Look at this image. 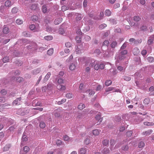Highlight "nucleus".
<instances>
[{
    "label": "nucleus",
    "instance_id": "4be33fe9",
    "mask_svg": "<svg viewBox=\"0 0 154 154\" xmlns=\"http://www.w3.org/2000/svg\"><path fill=\"white\" fill-rule=\"evenodd\" d=\"M143 124L144 125L149 126H153L154 124L153 122H144Z\"/></svg>",
    "mask_w": 154,
    "mask_h": 154
},
{
    "label": "nucleus",
    "instance_id": "a19ab883",
    "mask_svg": "<svg viewBox=\"0 0 154 154\" xmlns=\"http://www.w3.org/2000/svg\"><path fill=\"white\" fill-rule=\"evenodd\" d=\"M85 107V105L84 104H80L78 106V108L80 109H82Z\"/></svg>",
    "mask_w": 154,
    "mask_h": 154
},
{
    "label": "nucleus",
    "instance_id": "6ab92c4d",
    "mask_svg": "<svg viewBox=\"0 0 154 154\" xmlns=\"http://www.w3.org/2000/svg\"><path fill=\"white\" fill-rule=\"evenodd\" d=\"M42 11L44 13H47L48 12V10L47 7L45 5H43L42 7Z\"/></svg>",
    "mask_w": 154,
    "mask_h": 154
},
{
    "label": "nucleus",
    "instance_id": "f03ea898",
    "mask_svg": "<svg viewBox=\"0 0 154 154\" xmlns=\"http://www.w3.org/2000/svg\"><path fill=\"white\" fill-rule=\"evenodd\" d=\"M114 91L113 92H118L120 90L119 89L116 90L113 87H108L105 90V92L104 93L105 94H107L106 93L107 92L110 91Z\"/></svg>",
    "mask_w": 154,
    "mask_h": 154
},
{
    "label": "nucleus",
    "instance_id": "423d86ee",
    "mask_svg": "<svg viewBox=\"0 0 154 154\" xmlns=\"http://www.w3.org/2000/svg\"><path fill=\"white\" fill-rule=\"evenodd\" d=\"M51 75V73L50 72H48L47 73L43 80V82L44 83H45L50 78Z\"/></svg>",
    "mask_w": 154,
    "mask_h": 154
},
{
    "label": "nucleus",
    "instance_id": "de8ad7c7",
    "mask_svg": "<svg viewBox=\"0 0 154 154\" xmlns=\"http://www.w3.org/2000/svg\"><path fill=\"white\" fill-rule=\"evenodd\" d=\"M87 92L89 93V95L90 96H92L95 93V92L94 91L90 90L87 91Z\"/></svg>",
    "mask_w": 154,
    "mask_h": 154
},
{
    "label": "nucleus",
    "instance_id": "69168bd1",
    "mask_svg": "<svg viewBox=\"0 0 154 154\" xmlns=\"http://www.w3.org/2000/svg\"><path fill=\"white\" fill-rule=\"evenodd\" d=\"M15 128L13 126H12L10 127L8 130L10 132H12L13 131Z\"/></svg>",
    "mask_w": 154,
    "mask_h": 154
},
{
    "label": "nucleus",
    "instance_id": "79ce46f5",
    "mask_svg": "<svg viewBox=\"0 0 154 154\" xmlns=\"http://www.w3.org/2000/svg\"><path fill=\"white\" fill-rule=\"evenodd\" d=\"M140 19V18L138 16H135L133 18L134 20L136 22L139 21Z\"/></svg>",
    "mask_w": 154,
    "mask_h": 154
},
{
    "label": "nucleus",
    "instance_id": "e2e57ef3",
    "mask_svg": "<svg viewBox=\"0 0 154 154\" xmlns=\"http://www.w3.org/2000/svg\"><path fill=\"white\" fill-rule=\"evenodd\" d=\"M127 46V44L126 43H124L122 45L121 47L120 50H124L125 49L126 47Z\"/></svg>",
    "mask_w": 154,
    "mask_h": 154
},
{
    "label": "nucleus",
    "instance_id": "dca6fc26",
    "mask_svg": "<svg viewBox=\"0 0 154 154\" xmlns=\"http://www.w3.org/2000/svg\"><path fill=\"white\" fill-rule=\"evenodd\" d=\"M54 84L52 83H49L47 85V89L50 90L52 89L54 86Z\"/></svg>",
    "mask_w": 154,
    "mask_h": 154
},
{
    "label": "nucleus",
    "instance_id": "2eb2a0df",
    "mask_svg": "<svg viewBox=\"0 0 154 154\" xmlns=\"http://www.w3.org/2000/svg\"><path fill=\"white\" fill-rule=\"evenodd\" d=\"M30 5V9L32 10H35L38 8V5L37 4H31Z\"/></svg>",
    "mask_w": 154,
    "mask_h": 154
},
{
    "label": "nucleus",
    "instance_id": "4c0bfd02",
    "mask_svg": "<svg viewBox=\"0 0 154 154\" xmlns=\"http://www.w3.org/2000/svg\"><path fill=\"white\" fill-rule=\"evenodd\" d=\"M39 126L40 127L42 128H44L46 126L45 123L43 122H41L39 125Z\"/></svg>",
    "mask_w": 154,
    "mask_h": 154
},
{
    "label": "nucleus",
    "instance_id": "9b49d317",
    "mask_svg": "<svg viewBox=\"0 0 154 154\" xmlns=\"http://www.w3.org/2000/svg\"><path fill=\"white\" fill-rule=\"evenodd\" d=\"M62 20V18H59L56 19L54 21V23L55 25H58L60 24Z\"/></svg>",
    "mask_w": 154,
    "mask_h": 154
},
{
    "label": "nucleus",
    "instance_id": "a878e982",
    "mask_svg": "<svg viewBox=\"0 0 154 154\" xmlns=\"http://www.w3.org/2000/svg\"><path fill=\"white\" fill-rule=\"evenodd\" d=\"M95 118L97 120L100 121V124L102 121V119L101 118V116L99 115H97Z\"/></svg>",
    "mask_w": 154,
    "mask_h": 154
},
{
    "label": "nucleus",
    "instance_id": "a211bd4d",
    "mask_svg": "<svg viewBox=\"0 0 154 154\" xmlns=\"http://www.w3.org/2000/svg\"><path fill=\"white\" fill-rule=\"evenodd\" d=\"M109 143V140L107 139H105L102 142L104 146H108Z\"/></svg>",
    "mask_w": 154,
    "mask_h": 154
},
{
    "label": "nucleus",
    "instance_id": "39448f33",
    "mask_svg": "<svg viewBox=\"0 0 154 154\" xmlns=\"http://www.w3.org/2000/svg\"><path fill=\"white\" fill-rule=\"evenodd\" d=\"M87 151V149L85 148H82L79 150V154H85Z\"/></svg>",
    "mask_w": 154,
    "mask_h": 154
},
{
    "label": "nucleus",
    "instance_id": "052dcab7",
    "mask_svg": "<svg viewBox=\"0 0 154 154\" xmlns=\"http://www.w3.org/2000/svg\"><path fill=\"white\" fill-rule=\"evenodd\" d=\"M123 79L124 80L126 81H129L131 79V78L128 76H124L123 77Z\"/></svg>",
    "mask_w": 154,
    "mask_h": 154
},
{
    "label": "nucleus",
    "instance_id": "09e8293b",
    "mask_svg": "<svg viewBox=\"0 0 154 154\" xmlns=\"http://www.w3.org/2000/svg\"><path fill=\"white\" fill-rule=\"evenodd\" d=\"M31 19L33 21H36L38 20V17L35 15H33L31 17Z\"/></svg>",
    "mask_w": 154,
    "mask_h": 154
},
{
    "label": "nucleus",
    "instance_id": "8fccbe9b",
    "mask_svg": "<svg viewBox=\"0 0 154 154\" xmlns=\"http://www.w3.org/2000/svg\"><path fill=\"white\" fill-rule=\"evenodd\" d=\"M132 131H127L126 133V135L128 137H130L132 135Z\"/></svg>",
    "mask_w": 154,
    "mask_h": 154
},
{
    "label": "nucleus",
    "instance_id": "58836bf2",
    "mask_svg": "<svg viewBox=\"0 0 154 154\" xmlns=\"http://www.w3.org/2000/svg\"><path fill=\"white\" fill-rule=\"evenodd\" d=\"M125 55H121L120 54H119V55L118 56V58L119 60H123L125 58Z\"/></svg>",
    "mask_w": 154,
    "mask_h": 154
},
{
    "label": "nucleus",
    "instance_id": "864d4df0",
    "mask_svg": "<svg viewBox=\"0 0 154 154\" xmlns=\"http://www.w3.org/2000/svg\"><path fill=\"white\" fill-rule=\"evenodd\" d=\"M66 101V99H62L60 101H59L57 102V103L59 105H60L62 104L63 103H64Z\"/></svg>",
    "mask_w": 154,
    "mask_h": 154
},
{
    "label": "nucleus",
    "instance_id": "603ef678",
    "mask_svg": "<svg viewBox=\"0 0 154 154\" xmlns=\"http://www.w3.org/2000/svg\"><path fill=\"white\" fill-rule=\"evenodd\" d=\"M147 60L149 62L151 63L154 62V58L152 57H149L147 58Z\"/></svg>",
    "mask_w": 154,
    "mask_h": 154
},
{
    "label": "nucleus",
    "instance_id": "6e6d98bb",
    "mask_svg": "<svg viewBox=\"0 0 154 154\" xmlns=\"http://www.w3.org/2000/svg\"><path fill=\"white\" fill-rule=\"evenodd\" d=\"M106 26V24H105L103 23L100 25L99 26V28L100 29H103Z\"/></svg>",
    "mask_w": 154,
    "mask_h": 154
},
{
    "label": "nucleus",
    "instance_id": "f8f14e48",
    "mask_svg": "<svg viewBox=\"0 0 154 154\" xmlns=\"http://www.w3.org/2000/svg\"><path fill=\"white\" fill-rule=\"evenodd\" d=\"M40 71L41 70L40 69L37 68L32 70V73L34 75H36L39 73Z\"/></svg>",
    "mask_w": 154,
    "mask_h": 154
},
{
    "label": "nucleus",
    "instance_id": "37998d69",
    "mask_svg": "<svg viewBox=\"0 0 154 154\" xmlns=\"http://www.w3.org/2000/svg\"><path fill=\"white\" fill-rule=\"evenodd\" d=\"M99 131L97 129L94 130L93 131V133L94 135H97L99 134Z\"/></svg>",
    "mask_w": 154,
    "mask_h": 154
},
{
    "label": "nucleus",
    "instance_id": "6e6552de",
    "mask_svg": "<svg viewBox=\"0 0 154 154\" xmlns=\"http://www.w3.org/2000/svg\"><path fill=\"white\" fill-rule=\"evenodd\" d=\"M28 140V138L26 133L24 132L23 133L22 137V140L23 141H26Z\"/></svg>",
    "mask_w": 154,
    "mask_h": 154
},
{
    "label": "nucleus",
    "instance_id": "20e7f679",
    "mask_svg": "<svg viewBox=\"0 0 154 154\" xmlns=\"http://www.w3.org/2000/svg\"><path fill=\"white\" fill-rule=\"evenodd\" d=\"M10 30L9 28L6 25H4L2 29L3 33L7 34L10 32Z\"/></svg>",
    "mask_w": 154,
    "mask_h": 154
},
{
    "label": "nucleus",
    "instance_id": "1a4fd4ad",
    "mask_svg": "<svg viewBox=\"0 0 154 154\" xmlns=\"http://www.w3.org/2000/svg\"><path fill=\"white\" fill-rule=\"evenodd\" d=\"M14 4L13 2H11L10 0L6 1L5 3V6L6 7H9L11 6Z\"/></svg>",
    "mask_w": 154,
    "mask_h": 154
},
{
    "label": "nucleus",
    "instance_id": "5fc2aeb1",
    "mask_svg": "<svg viewBox=\"0 0 154 154\" xmlns=\"http://www.w3.org/2000/svg\"><path fill=\"white\" fill-rule=\"evenodd\" d=\"M140 29L143 31H146L147 30V27L146 26L143 25L140 27Z\"/></svg>",
    "mask_w": 154,
    "mask_h": 154
},
{
    "label": "nucleus",
    "instance_id": "ea45409f",
    "mask_svg": "<svg viewBox=\"0 0 154 154\" xmlns=\"http://www.w3.org/2000/svg\"><path fill=\"white\" fill-rule=\"evenodd\" d=\"M73 95L72 93H67L66 95V97L68 99H71L73 97Z\"/></svg>",
    "mask_w": 154,
    "mask_h": 154
},
{
    "label": "nucleus",
    "instance_id": "7c9ffc66",
    "mask_svg": "<svg viewBox=\"0 0 154 154\" xmlns=\"http://www.w3.org/2000/svg\"><path fill=\"white\" fill-rule=\"evenodd\" d=\"M75 67L76 66L73 63L71 64L69 66V69L71 70L75 69Z\"/></svg>",
    "mask_w": 154,
    "mask_h": 154
},
{
    "label": "nucleus",
    "instance_id": "0e129e2a",
    "mask_svg": "<svg viewBox=\"0 0 154 154\" xmlns=\"http://www.w3.org/2000/svg\"><path fill=\"white\" fill-rule=\"evenodd\" d=\"M30 29L32 30H34L35 29V27L34 25L31 24L29 26Z\"/></svg>",
    "mask_w": 154,
    "mask_h": 154
},
{
    "label": "nucleus",
    "instance_id": "c9c22d12",
    "mask_svg": "<svg viewBox=\"0 0 154 154\" xmlns=\"http://www.w3.org/2000/svg\"><path fill=\"white\" fill-rule=\"evenodd\" d=\"M150 100L149 99L145 98L143 101V103L145 105H147L149 103Z\"/></svg>",
    "mask_w": 154,
    "mask_h": 154
},
{
    "label": "nucleus",
    "instance_id": "5701e85b",
    "mask_svg": "<svg viewBox=\"0 0 154 154\" xmlns=\"http://www.w3.org/2000/svg\"><path fill=\"white\" fill-rule=\"evenodd\" d=\"M117 43L116 41L113 42L110 44V46L111 48H115L117 46Z\"/></svg>",
    "mask_w": 154,
    "mask_h": 154
},
{
    "label": "nucleus",
    "instance_id": "7ed1b4c3",
    "mask_svg": "<svg viewBox=\"0 0 154 154\" xmlns=\"http://www.w3.org/2000/svg\"><path fill=\"white\" fill-rule=\"evenodd\" d=\"M21 99H22L21 97L17 98L16 100L14 101L13 103V104L15 105H20L21 103Z\"/></svg>",
    "mask_w": 154,
    "mask_h": 154
},
{
    "label": "nucleus",
    "instance_id": "f257e3e1",
    "mask_svg": "<svg viewBox=\"0 0 154 154\" xmlns=\"http://www.w3.org/2000/svg\"><path fill=\"white\" fill-rule=\"evenodd\" d=\"M95 61L91 58H88L86 62V66H89L90 67H93L94 66Z\"/></svg>",
    "mask_w": 154,
    "mask_h": 154
},
{
    "label": "nucleus",
    "instance_id": "bf43d9fd",
    "mask_svg": "<svg viewBox=\"0 0 154 154\" xmlns=\"http://www.w3.org/2000/svg\"><path fill=\"white\" fill-rule=\"evenodd\" d=\"M109 21L113 24H115L116 23V20L114 19H111L109 20Z\"/></svg>",
    "mask_w": 154,
    "mask_h": 154
},
{
    "label": "nucleus",
    "instance_id": "c85d7f7f",
    "mask_svg": "<svg viewBox=\"0 0 154 154\" xmlns=\"http://www.w3.org/2000/svg\"><path fill=\"white\" fill-rule=\"evenodd\" d=\"M23 35L25 37H30L31 36V35L28 32H24L23 33Z\"/></svg>",
    "mask_w": 154,
    "mask_h": 154
},
{
    "label": "nucleus",
    "instance_id": "338daca9",
    "mask_svg": "<svg viewBox=\"0 0 154 154\" xmlns=\"http://www.w3.org/2000/svg\"><path fill=\"white\" fill-rule=\"evenodd\" d=\"M69 8L66 6H62L61 7L62 10L63 11H64L68 9Z\"/></svg>",
    "mask_w": 154,
    "mask_h": 154
},
{
    "label": "nucleus",
    "instance_id": "cd10ccee",
    "mask_svg": "<svg viewBox=\"0 0 154 154\" xmlns=\"http://www.w3.org/2000/svg\"><path fill=\"white\" fill-rule=\"evenodd\" d=\"M18 9L16 7L13 8L11 10V12L13 14H15L18 11Z\"/></svg>",
    "mask_w": 154,
    "mask_h": 154
},
{
    "label": "nucleus",
    "instance_id": "4468645a",
    "mask_svg": "<svg viewBox=\"0 0 154 154\" xmlns=\"http://www.w3.org/2000/svg\"><path fill=\"white\" fill-rule=\"evenodd\" d=\"M132 52L134 55H137L140 53V51L138 48H135L133 49Z\"/></svg>",
    "mask_w": 154,
    "mask_h": 154
},
{
    "label": "nucleus",
    "instance_id": "c03bdc74",
    "mask_svg": "<svg viewBox=\"0 0 154 154\" xmlns=\"http://www.w3.org/2000/svg\"><path fill=\"white\" fill-rule=\"evenodd\" d=\"M145 145V144L144 143L143 141L140 142L138 145V147L140 148H143V147Z\"/></svg>",
    "mask_w": 154,
    "mask_h": 154
},
{
    "label": "nucleus",
    "instance_id": "13d9d810",
    "mask_svg": "<svg viewBox=\"0 0 154 154\" xmlns=\"http://www.w3.org/2000/svg\"><path fill=\"white\" fill-rule=\"evenodd\" d=\"M23 80V78L20 77H19L17 79V81L19 82H20Z\"/></svg>",
    "mask_w": 154,
    "mask_h": 154
},
{
    "label": "nucleus",
    "instance_id": "774afa93",
    "mask_svg": "<svg viewBox=\"0 0 154 154\" xmlns=\"http://www.w3.org/2000/svg\"><path fill=\"white\" fill-rule=\"evenodd\" d=\"M1 94L3 95H5L7 94V91L5 89H3L1 91Z\"/></svg>",
    "mask_w": 154,
    "mask_h": 154
},
{
    "label": "nucleus",
    "instance_id": "680f3d73",
    "mask_svg": "<svg viewBox=\"0 0 154 154\" xmlns=\"http://www.w3.org/2000/svg\"><path fill=\"white\" fill-rule=\"evenodd\" d=\"M84 39L86 41H89L91 40V38L88 35H85V36Z\"/></svg>",
    "mask_w": 154,
    "mask_h": 154
},
{
    "label": "nucleus",
    "instance_id": "473e14b6",
    "mask_svg": "<svg viewBox=\"0 0 154 154\" xmlns=\"http://www.w3.org/2000/svg\"><path fill=\"white\" fill-rule=\"evenodd\" d=\"M129 147L128 145H124L122 146V149L124 151H127Z\"/></svg>",
    "mask_w": 154,
    "mask_h": 154
},
{
    "label": "nucleus",
    "instance_id": "b1692460",
    "mask_svg": "<svg viewBox=\"0 0 154 154\" xmlns=\"http://www.w3.org/2000/svg\"><path fill=\"white\" fill-rule=\"evenodd\" d=\"M14 63L16 66H21L23 64L22 62L18 60L15 61Z\"/></svg>",
    "mask_w": 154,
    "mask_h": 154
},
{
    "label": "nucleus",
    "instance_id": "c756f323",
    "mask_svg": "<svg viewBox=\"0 0 154 154\" xmlns=\"http://www.w3.org/2000/svg\"><path fill=\"white\" fill-rule=\"evenodd\" d=\"M104 16V14L103 12H100V16L99 17H97V20H101L103 19V17Z\"/></svg>",
    "mask_w": 154,
    "mask_h": 154
},
{
    "label": "nucleus",
    "instance_id": "0eeeda50",
    "mask_svg": "<svg viewBox=\"0 0 154 154\" xmlns=\"http://www.w3.org/2000/svg\"><path fill=\"white\" fill-rule=\"evenodd\" d=\"M153 131L152 130L149 129L147 131L143 132L142 134L143 135H149Z\"/></svg>",
    "mask_w": 154,
    "mask_h": 154
},
{
    "label": "nucleus",
    "instance_id": "f3484780",
    "mask_svg": "<svg viewBox=\"0 0 154 154\" xmlns=\"http://www.w3.org/2000/svg\"><path fill=\"white\" fill-rule=\"evenodd\" d=\"M11 146V145L10 144H7L6 145L5 147L3 148V151H6L9 150V149Z\"/></svg>",
    "mask_w": 154,
    "mask_h": 154
},
{
    "label": "nucleus",
    "instance_id": "f704fd0d",
    "mask_svg": "<svg viewBox=\"0 0 154 154\" xmlns=\"http://www.w3.org/2000/svg\"><path fill=\"white\" fill-rule=\"evenodd\" d=\"M110 72H112V74L113 75H116L117 73V72L116 69H110Z\"/></svg>",
    "mask_w": 154,
    "mask_h": 154
},
{
    "label": "nucleus",
    "instance_id": "393cba45",
    "mask_svg": "<svg viewBox=\"0 0 154 154\" xmlns=\"http://www.w3.org/2000/svg\"><path fill=\"white\" fill-rule=\"evenodd\" d=\"M44 39L47 41L51 40L53 39V37L51 35H48L44 37Z\"/></svg>",
    "mask_w": 154,
    "mask_h": 154
},
{
    "label": "nucleus",
    "instance_id": "a18cd8bd",
    "mask_svg": "<svg viewBox=\"0 0 154 154\" xmlns=\"http://www.w3.org/2000/svg\"><path fill=\"white\" fill-rule=\"evenodd\" d=\"M58 32L59 34H63L64 33L65 31L62 28L60 27L59 29Z\"/></svg>",
    "mask_w": 154,
    "mask_h": 154
},
{
    "label": "nucleus",
    "instance_id": "9d476101",
    "mask_svg": "<svg viewBox=\"0 0 154 154\" xmlns=\"http://www.w3.org/2000/svg\"><path fill=\"white\" fill-rule=\"evenodd\" d=\"M20 72L18 70H13L11 72L10 74H12L13 76L18 75L20 74Z\"/></svg>",
    "mask_w": 154,
    "mask_h": 154
},
{
    "label": "nucleus",
    "instance_id": "ddd939ff",
    "mask_svg": "<svg viewBox=\"0 0 154 154\" xmlns=\"http://www.w3.org/2000/svg\"><path fill=\"white\" fill-rule=\"evenodd\" d=\"M103 154H109L110 151L108 148H105L102 151Z\"/></svg>",
    "mask_w": 154,
    "mask_h": 154
},
{
    "label": "nucleus",
    "instance_id": "e433bc0d",
    "mask_svg": "<svg viewBox=\"0 0 154 154\" xmlns=\"http://www.w3.org/2000/svg\"><path fill=\"white\" fill-rule=\"evenodd\" d=\"M112 83V82L110 80H107L105 82V85L106 86H108Z\"/></svg>",
    "mask_w": 154,
    "mask_h": 154
},
{
    "label": "nucleus",
    "instance_id": "aec40b11",
    "mask_svg": "<svg viewBox=\"0 0 154 154\" xmlns=\"http://www.w3.org/2000/svg\"><path fill=\"white\" fill-rule=\"evenodd\" d=\"M54 49L53 48H51L47 51V54L49 55H52L53 53Z\"/></svg>",
    "mask_w": 154,
    "mask_h": 154
},
{
    "label": "nucleus",
    "instance_id": "bb28decb",
    "mask_svg": "<svg viewBox=\"0 0 154 154\" xmlns=\"http://www.w3.org/2000/svg\"><path fill=\"white\" fill-rule=\"evenodd\" d=\"M105 15L108 16H110L111 14V11L109 9L106 10L105 11Z\"/></svg>",
    "mask_w": 154,
    "mask_h": 154
},
{
    "label": "nucleus",
    "instance_id": "412c9836",
    "mask_svg": "<svg viewBox=\"0 0 154 154\" xmlns=\"http://www.w3.org/2000/svg\"><path fill=\"white\" fill-rule=\"evenodd\" d=\"M128 52L127 51L125 50H120L119 53L121 55H125L127 54Z\"/></svg>",
    "mask_w": 154,
    "mask_h": 154
},
{
    "label": "nucleus",
    "instance_id": "49530a36",
    "mask_svg": "<svg viewBox=\"0 0 154 154\" xmlns=\"http://www.w3.org/2000/svg\"><path fill=\"white\" fill-rule=\"evenodd\" d=\"M62 143V141L59 139H57L56 141V144L58 146L61 145Z\"/></svg>",
    "mask_w": 154,
    "mask_h": 154
},
{
    "label": "nucleus",
    "instance_id": "4d7b16f0",
    "mask_svg": "<svg viewBox=\"0 0 154 154\" xmlns=\"http://www.w3.org/2000/svg\"><path fill=\"white\" fill-rule=\"evenodd\" d=\"M102 89V86L100 85H97L96 88V90L97 91H101Z\"/></svg>",
    "mask_w": 154,
    "mask_h": 154
},
{
    "label": "nucleus",
    "instance_id": "3c124183",
    "mask_svg": "<svg viewBox=\"0 0 154 154\" xmlns=\"http://www.w3.org/2000/svg\"><path fill=\"white\" fill-rule=\"evenodd\" d=\"M23 23V20L20 19H17L16 20V23L18 25H20L22 24Z\"/></svg>",
    "mask_w": 154,
    "mask_h": 154
},
{
    "label": "nucleus",
    "instance_id": "2f4dec72",
    "mask_svg": "<svg viewBox=\"0 0 154 154\" xmlns=\"http://www.w3.org/2000/svg\"><path fill=\"white\" fill-rule=\"evenodd\" d=\"M29 150V148L27 146H25L23 147V151H24V152L26 153L28 152Z\"/></svg>",
    "mask_w": 154,
    "mask_h": 154
},
{
    "label": "nucleus",
    "instance_id": "72a5a7b5",
    "mask_svg": "<svg viewBox=\"0 0 154 154\" xmlns=\"http://www.w3.org/2000/svg\"><path fill=\"white\" fill-rule=\"evenodd\" d=\"M9 58L8 57H6L3 58L2 59V61L4 63L8 62H9Z\"/></svg>",
    "mask_w": 154,
    "mask_h": 154
}]
</instances>
